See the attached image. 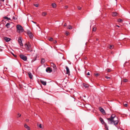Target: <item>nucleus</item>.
Here are the masks:
<instances>
[{"label": "nucleus", "instance_id": "1", "mask_svg": "<svg viewBox=\"0 0 130 130\" xmlns=\"http://www.w3.org/2000/svg\"><path fill=\"white\" fill-rule=\"evenodd\" d=\"M108 122L110 124H114V125H116L118 124L119 121L118 118L116 117L115 115L112 114L109 118H107Z\"/></svg>", "mask_w": 130, "mask_h": 130}, {"label": "nucleus", "instance_id": "2", "mask_svg": "<svg viewBox=\"0 0 130 130\" xmlns=\"http://www.w3.org/2000/svg\"><path fill=\"white\" fill-rule=\"evenodd\" d=\"M25 49L27 51L31 52L32 51V48L31 47L30 44L29 42L25 43L24 45Z\"/></svg>", "mask_w": 130, "mask_h": 130}, {"label": "nucleus", "instance_id": "3", "mask_svg": "<svg viewBox=\"0 0 130 130\" xmlns=\"http://www.w3.org/2000/svg\"><path fill=\"white\" fill-rule=\"evenodd\" d=\"M17 32L19 33H20L24 31V30L22 27L20 25H17L16 26Z\"/></svg>", "mask_w": 130, "mask_h": 130}, {"label": "nucleus", "instance_id": "4", "mask_svg": "<svg viewBox=\"0 0 130 130\" xmlns=\"http://www.w3.org/2000/svg\"><path fill=\"white\" fill-rule=\"evenodd\" d=\"M20 57L21 59L25 61H26L27 60V57L25 55L22 54L20 55Z\"/></svg>", "mask_w": 130, "mask_h": 130}, {"label": "nucleus", "instance_id": "5", "mask_svg": "<svg viewBox=\"0 0 130 130\" xmlns=\"http://www.w3.org/2000/svg\"><path fill=\"white\" fill-rule=\"evenodd\" d=\"M27 34L30 38H32L33 37V35L31 32L29 31H27Z\"/></svg>", "mask_w": 130, "mask_h": 130}, {"label": "nucleus", "instance_id": "6", "mask_svg": "<svg viewBox=\"0 0 130 130\" xmlns=\"http://www.w3.org/2000/svg\"><path fill=\"white\" fill-rule=\"evenodd\" d=\"M22 38L21 37H19L18 38V41L19 43L20 44V45L21 46H22L23 45V44L22 42Z\"/></svg>", "mask_w": 130, "mask_h": 130}, {"label": "nucleus", "instance_id": "7", "mask_svg": "<svg viewBox=\"0 0 130 130\" xmlns=\"http://www.w3.org/2000/svg\"><path fill=\"white\" fill-rule=\"evenodd\" d=\"M37 126L38 127L42 129H43L44 128L43 125L40 124L39 123H37Z\"/></svg>", "mask_w": 130, "mask_h": 130}, {"label": "nucleus", "instance_id": "8", "mask_svg": "<svg viewBox=\"0 0 130 130\" xmlns=\"http://www.w3.org/2000/svg\"><path fill=\"white\" fill-rule=\"evenodd\" d=\"M66 74H67L69 75H70V72L69 70V69L68 68V67L66 66Z\"/></svg>", "mask_w": 130, "mask_h": 130}, {"label": "nucleus", "instance_id": "9", "mask_svg": "<svg viewBox=\"0 0 130 130\" xmlns=\"http://www.w3.org/2000/svg\"><path fill=\"white\" fill-rule=\"evenodd\" d=\"M99 109L100 111H101L103 114H105V112L104 109L101 107L99 108Z\"/></svg>", "mask_w": 130, "mask_h": 130}, {"label": "nucleus", "instance_id": "10", "mask_svg": "<svg viewBox=\"0 0 130 130\" xmlns=\"http://www.w3.org/2000/svg\"><path fill=\"white\" fill-rule=\"evenodd\" d=\"M4 39L5 41L7 42H8L9 41L11 40L10 38L6 37H4Z\"/></svg>", "mask_w": 130, "mask_h": 130}, {"label": "nucleus", "instance_id": "11", "mask_svg": "<svg viewBox=\"0 0 130 130\" xmlns=\"http://www.w3.org/2000/svg\"><path fill=\"white\" fill-rule=\"evenodd\" d=\"M46 71L47 72H51L52 71V70L50 67H47L46 69Z\"/></svg>", "mask_w": 130, "mask_h": 130}, {"label": "nucleus", "instance_id": "12", "mask_svg": "<svg viewBox=\"0 0 130 130\" xmlns=\"http://www.w3.org/2000/svg\"><path fill=\"white\" fill-rule=\"evenodd\" d=\"M24 127L27 130H30V127L26 124H25Z\"/></svg>", "mask_w": 130, "mask_h": 130}, {"label": "nucleus", "instance_id": "13", "mask_svg": "<svg viewBox=\"0 0 130 130\" xmlns=\"http://www.w3.org/2000/svg\"><path fill=\"white\" fill-rule=\"evenodd\" d=\"M40 82L41 83L44 85H46V81H44L42 80H40Z\"/></svg>", "mask_w": 130, "mask_h": 130}, {"label": "nucleus", "instance_id": "14", "mask_svg": "<svg viewBox=\"0 0 130 130\" xmlns=\"http://www.w3.org/2000/svg\"><path fill=\"white\" fill-rule=\"evenodd\" d=\"M29 77L30 79H32L33 77V75L30 72H29L28 73Z\"/></svg>", "mask_w": 130, "mask_h": 130}, {"label": "nucleus", "instance_id": "15", "mask_svg": "<svg viewBox=\"0 0 130 130\" xmlns=\"http://www.w3.org/2000/svg\"><path fill=\"white\" fill-rule=\"evenodd\" d=\"M100 121L101 122V123L102 124H103L105 123V122H104V120L102 118H100Z\"/></svg>", "mask_w": 130, "mask_h": 130}, {"label": "nucleus", "instance_id": "16", "mask_svg": "<svg viewBox=\"0 0 130 130\" xmlns=\"http://www.w3.org/2000/svg\"><path fill=\"white\" fill-rule=\"evenodd\" d=\"M45 62V60L44 58H42L41 60V63L42 64H43Z\"/></svg>", "mask_w": 130, "mask_h": 130}, {"label": "nucleus", "instance_id": "17", "mask_svg": "<svg viewBox=\"0 0 130 130\" xmlns=\"http://www.w3.org/2000/svg\"><path fill=\"white\" fill-rule=\"evenodd\" d=\"M52 6L53 8H56L57 6L56 5V4L54 3H52Z\"/></svg>", "mask_w": 130, "mask_h": 130}, {"label": "nucleus", "instance_id": "18", "mask_svg": "<svg viewBox=\"0 0 130 130\" xmlns=\"http://www.w3.org/2000/svg\"><path fill=\"white\" fill-rule=\"evenodd\" d=\"M117 12H113L112 13V15L113 17L116 16L117 15Z\"/></svg>", "mask_w": 130, "mask_h": 130}, {"label": "nucleus", "instance_id": "19", "mask_svg": "<svg viewBox=\"0 0 130 130\" xmlns=\"http://www.w3.org/2000/svg\"><path fill=\"white\" fill-rule=\"evenodd\" d=\"M114 47V45H110L108 47V48L110 49H112Z\"/></svg>", "mask_w": 130, "mask_h": 130}, {"label": "nucleus", "instance_id": "20", "mask_svg": "<svg viewBox=\"0 0 130 130\" xmlns=\"http://www.w3.org/2000/svg\"><path fill=\"white\" fill-rule=\"evenodd\" d=\"M51 65L53 67L54 69H55L56 68V66L53 63H52L51 64Z\"/></svg>", "mask_w": 130, "mask_h": 130}, {"label": "nucleus", "instance_id": "21", "mask_svg": "<svg viewBox=\"0 0 130 130\" xmlns=\"http://www.w3.org/2000/svg\"><path fill=\"white\" fill-rule=\"evenodd\" d=\"M10 25V23H8L6 24V26L7 28H9L10 27L9 26Z\"/></svg>", "mask_w": 130, "mask_h": 130}, {"label": "nucleus", "instance_id": "22", "mask_svg": "<svg viewBox=\"0 0 130 130\" xmlns=\"http://www.w3.org/2000/svg\"><path fill=\"white\" fill-rule=\"evenodd\" d=\"M4 18L5 19H7V20H11V19H10V18H8V17H6V16L4 17Z\"/></svg>", "mask_w": 130, "mask_h": 130}, {"label": "nucleus", "instance_id": "23", "mask_svg": "<svg viewBox=\"0 0 130 130\" xmlns=\"http://www.w3.org/2000/svg\"><path fill=\"white\" fill-rule=\"evenodd\" d=\"M47 14V13L46 12H43L42 14V15L43 16H44Z\"/></svg>", "mask_w": 130, "mask_h": 130}, {"label": "nucleus", "instance_id": "24", "mask_svg": "<svg viewBox=\"0 0 130 130\" xmlns=\"http://www.w3.org/2000/svg\"><path fill=\"white\" fill-rule=\"evenodd\" d=\"M48 40L50 41H52L53 40V39L52 38L50 37L48 38Z\"/></svg>", "mask_w": 130, "mask_h": 130}, {"label": "nucleus", "instance_id": "25", "mask_svg": "<svg viewBox=\"0 0 130 130\" xmlns=\"http://www.w3.org/2000/svg\"><path fill=\"white\" fill-rule=\"evenodd\" d=\"M67 28L70 29H72V27L71 26L69 25L68 26Z\"/></svg>", "mask_w": 130, "mask_h": 130}, {"label": "nucleus", "instance_id": "26", "mask_svg": "<svg viewBox=\"0 0 130 130\" xmlns=\"http://www.w3.org/2000/svg\"><path fill=\"white\" fill-rule=\"evenodd\" d=\"M84 86V87L86 88H88V85L84 84H83Z\"/></svg>", "mask_w": 130, "mask_h": 130}, {"label": "nucleus", "instance_id": "27", "mask_svg": "<svg viewBox=\"0 0 130 130\" xmlns=\"http://www.w3.org/2000/svg\"><path fill=\"white\" fill-rule=\"evenodd\" d=\"M123 81L124 82H126L128 81V80L126 79H124L123 80Z\"/></svg>", "mask_w": 130, "mask_h": 130}, {"label": "nucleus", "instance_id": "28", "mask_svg": "<svg viewBox=\"0 0 130 130\" xmlns=\"http://www.w3.org/2000/svg\"><path fill=\"white\" fill-rule=\"evenodd\" d=\"M96 30V28L95 27H93L92 31H95Z\"/></svg>", "mask_w": 130, "mask_h": 130}, {"label": "nucleus", "instance_id": "29", "mask_svg": "<svg viewBox=\"0 0 130 130\" xmlns=\"http://www.w3.org/2000/svg\"><path fill=\"white\" fill-rule=\"evenodd\" d=\"M21 116V115L19 113H18V115H17V118H19V117H20Z\"/></svg>", "mask_w": 130, "mask_h": 130}, {"label": "nucleus", "instance_id": "30", "mask_svg": "<svg viewBox=\"0 0 130 130\" xmlns=\"http://www.w3.org/2000/svg\"><path fill=\"white\" fill-rule=\"evenodd\" d=\"M104 124L105 126V128H106L107 129H108V127H107V125L106 123H104Z\"/></svg>", "mask_w": 130, "mask_h": 130}, {"label": "nucleus", "instance_id": "31", "mask_svg": "<svg viewBox=\"0 0 130 130\" xmlns=\"http://www.w3.org/2000/svg\"><path fill=\"white\" fill-rule=\"evenodd\" d=\"M34 5L36 7H37L39 6V4H34Z\"/></svg>", "mask_w": 130, "mask_h": 130}, {"label": "nucleus", "instance_id": "32", "mask_svg": "<svg viewBox=\"0 0 130 130\" xmlns=\"http://www.w3.org/2000/svg\"><path fill=\"white\" fill-rule=\"evenodd\" d=\"M69 34V32L68 31H66V35L68 36Z\"/></svg>", "mask_w": 130, "mask_h": 130}, {"label": "nucleus", "instance_id": "33", "mask_svg": "<svg viewBox=\"0 0 130 130\" xmlns=\"http://www.w3.org/2000/svg\"><path fill=\"white\" fill-rule=\"evenodd\" d=\"M118 21L119 22H121L122 21V20L121 19H119Z\"/></svg>", "mask_w": 130, "mask_h": 130}, {"label": "nucleus", "instance_id": "34", "mask_svg": "<svg viewBox=\"0 0 130 130\" xmlns=\"http://www.w3.org/2000/svg\"><path fill=\"white\" fill-rule=\"evenodd\" d=\"M94 75L96 76H98L100 74H99L98 73H96V74H95Z\"/></svg>", "mask_w": 130, "mask_h": 130}, {"label": "nucleus", "instance_id": "35", "mask_svg": "<svg viewBox=\"0 0 130 130\" xmlns=\"http://www.w3.org/2000/svg\"><path fill=\"white\" fill-rule=\"evenodd\" d=\"M77 8L78 10H80L81 9V7L80 6H77Z\"/></svg>", "mask_w": 130, "mask_h": 130}, {"label": "nucleus", "instance_id": "36", "mask_svg": "<svg viewBox=\"0 0 130 130\" xmlns=\"http://www.w3.org/2000/svg\"><path fill=\"white\" fill-rule=\"evenodd\" d=\"M111 71V70L110 69H108L107 70V71L108 72H110Z\"/></svg>", "mask_w": 130, "mask_h": 130}, {"label": "nucleus", "instance_id": "37", "mask_svg": "<svg viewBox=\"0 0 130 130\" xmlns=\"http://www.w3.org/2000/svg\"><path fill=\"white\" fill-rule=\"evenodd\" d=\"M12 19L14 20H16L17 19V18L13 16L12 17Z\"/></svg>", "mask_w": 130, "mask_h": 130}, {"label": "nucleus", "instance_id": "38", "mask_svg": "<svg viewBox=\"0 0 130 130\" xmlns=\"http://www.w3.org/2000/svg\"><path fill=\"white\" fill-rule=\"evenodd\" d=\"M105 78H106L107 79H110V77H108L107 76H106L105 77Z\"/></svg>", "mask_w": 130, "mask_h": 130}, {"label": "nucleus", "instance_id": "39", "mask_svg": "<svg viewBox=\"0 0 130 130\" xmlns=\"http://www.w3.org/2000/svg\"><path fill=\"white\" fill-rule=\"evenodd\" d=\"M4 0H0V2L1 3H3L4 2Z\"/></svg>", "mask_w": 130, "mask_h": 130}, {"label": "nucleus", "instance_id": "40", "mask_svg": "<svg viewBox=\"0 0 130 130\" xmlns=\"http://www.w3.org/2000/svg\"><path fill=\"white\" fill-rule=\"evenodd\" d=\"M124 105L125 107H127V104H124Z\"/></svg>", "mask_w": 130, "mask_h": 130}, {"label": "nucleus", "instance_id": "41", "mask_svg": "<svg viewBox=\"0 0 130 130\" xmlns=\"http://www.w3.org/2000/svg\"><path fill=\"white\" fill-rule=\"evenodd\" d=\"M68 6H66L64 7V8H65V9H67V8H68Z\"/></svg>", "mask_w": 130, "mask_h": 130}, {"label": "nucleus", "instance_id": "42", "mask_svg": "<svg viewBox=\"0 0 130 130\" xmlns=\"http://www.w3.org/2000/svg\"><path fill=\"white\" fill-rule=\"evenodd\" d=\"M53 43L54 44H55L57 43V41L56 40H55L54 41Z\"/></svg>", "mask_w": 130, "mask_h": 130}, {"label": "nucleus", "instance_id": "43", "mask_svg": "<svg viewBox=\"0 0 130 130\" xmlns=\"http://www.w3.org/2000/svg\"><path fill=\"white\" fill-rule=\"evenodd\" d=\"M26 121L27 122H28L29 121V120L28 119H26Z\"/></svg>", "mask_w": 130, "mask_h": 130}, {"label": "nucleus", "instance_id": "44", "mask_svg": "<svg viewBox=\"0 0 130 130\" xmlns=\"http://www.w3.org/2000/svg\"><path fill=\"white\" fill-rule=\"evenodd\" d=\"M87 75H90V73L89 72H88L87 74Z\"/></svg>", "mask_w": 130, "mask_h": 130}, {"label": "nucleus", "instance_id": "45", "mask_svg": "<svg viewBox=\"0 0 130 130\" xmlns=\"http://www.w3.org/2000/svg\"><path fill=\"white\" fill-rule=\"evenodd\" d=\"M67 25V24L66 23H65L64 25V26H66Z\"/></svg>", "mask_w": 130, "mask_h": 130}, {"label": "nucleus", "instance_id": "46", "mask_svg": "<svg viewBox=\"0 0 130 130\" xmlns=\"http://www.w3.org/2000/svg\"><path fill=\"white\" fill-rule=\"evenodd\" d=\"M116 26H117V27H120V26H119V25H116Z\"/></svg>", "mask_w": 130, "mask_h": 130}, {"label": "nucleus", "instance_id": "47", "mask_svg": "<svg viewBox=\"0 0 130 130\" xmlns=\"http://www.w3.org/2000/svg\"><path fill=\"white\" fill-rule=\"evenodd\" d=\"M12 55H13V56H14V55L13 54H12Z\"/></svg>", "mask_w": 130, "mask_h": 130}, {"label": "nucleus", "instance_id": "48", "mask_svg": "<svg viewBox=\"0 0 130 130\" xmlns=\"http://www.w3.org/2000/svg\"><path fill=\"white\" fill-rule=\"evenodd\" d=\"M14 56H15V57H16V55H15H15H14Z\"/></svg>", "mask_w": 130, "mask_h": 130}]
</instances>
